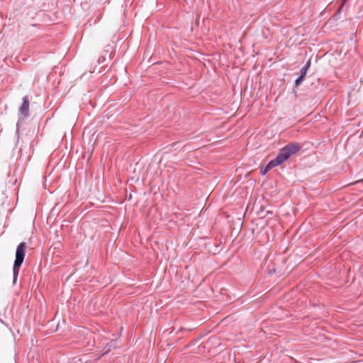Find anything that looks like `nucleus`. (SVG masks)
Instances as JSON below:
<instances>
[{
  "label": "nucleus",
  "instance_id": "obj_3",
  "mask_svg": "<svg viewBox=\"0 0 363 363\" xmlns=\"http://www.w3.org/2000/svg\"><path fill=\"white\" fill-rule=\"evenodd\" d=\"M26 247V244L25 242H21L17 246L16 252V259L13 268L14 282L17 279L19 269L24 260Z\"/></svg>",
  "mask_w": 363,
  "mask_h": 363
},
{
  "label": "nucleus",
  "instance_id": "obj_8",
  "mask_svg": "<svg viewBox=\"0 0 363 363\" xmlns=\"http://www.w3.org/2000/svg\"><path fill=\"white\" fill-rule=\"evenodd\" d=\"M86 73L85 72V73H84L83 77H86Z\"/></svg>",
  "mask_w": 363,
  "mask_h": 363
},
{
  "label": "nucleus",
  "instance_id": "obj_7",
  "mask_svg": "<svg viewBox=\"0 0 363 363\" xmlns=\"http://www.w3.org/2000/svg\"><path fill=\"white\" fill-rule=\"evenodd\" d=\"M95 72V69H94L93 71H89V73H94Z\"/></svg>",
  "mask_w": 363,
  "mask_h": 363
},
{
  "label": "nucleus",
  "instance_id": "obj_4",
  "mask_svg": "<svg viewBox=\"0 0 363 363\" xmlns=\"http://www.w3.org/2000/svg\"><path fill=\"white\" fill-rule=\"evenodd\" d=\"M29 111V100L28 97H24L23 99V104L19 108V111L24 116H28Z\"/></svg>",
  "mask_w": 363,
  "mask_h": 363
},
{
  "label": "nucleus",
  "instance_id": "obj_1",
  "mask_svg": "<svg viewBox=\"0 0 363 363\" xmlns=\"http://www.w3.org/2000/svg\"><path fill=\"white\" fill-rule=\"evenodd\" d=\"M301 145L297 143H290L283 147L277 157L270 161V166L277 167L284 162L291 155L296 153L301 149Z\"/></svg>",
  "mask_w": 363,
  "mask_h": 363
},
{
  "label": "nucleus",
  "instance_id": "obj_6",
  "mask_svg": "<svg viewBox=\"0 0 363 363\" xmlns=\"http://www.w3.org/2000/svg\"><path fill=\"white\" fill-rule=\"evenodd\" d=\"M273 167H275V166H270V162H269L267 164V165L264 168H263V169H262L260 170V173H261L262 175H264L265 174H267V172L269 169H272V168H273Z\"/></svg>",
  "mask_w": 363,
  "mask_h": 363
},
{
  "label": "nucleus",
  "instance_id": "obj_5",
  "mask_svg": "<svg viewBox=\"0 0 363 363\" xmlns=\"http://www.w3.org/2000/svg\"><path fill=\"white\" fill-rule=\"evenodd\" d=\"M310 65H311V62L308 61L307 63L301 68V74H300L299 77L296 80V85L300 84V83L303 81V79H304V77L307 73V71H308Z\"/></svg>",
  "mask_w": 363,
  "mask_h": 363
},
{
  "label": "nucleus",
  "instance_id": "obj_9",
  "mask_svg": "<svg viewBox=\"0 0 363 363\" xmlns=\"http://www.w3.org/2000/svg\"><path fill=\"white\" fill-rule=\"evenodd\" d=\"M346 1H347V0H343L342 4H344ZM342 5H343V4H342Z\"/></svg>",
  "mask_w": 363,
  "mask_h": 363
},
{
  "label": "nucleus",
  "instance_id": "obj_2",
  "mask_svg": "<svg viewBox=\"0 0 363 363\" xmlns=\"http://www.w3.org/2000/svg\"><path fill=\"white\" fill-rule=\"evenodd\" d=\"M301 145L297 143H290L283 147L277 157L270 161V166L277 167L284 162L291 155L296 153L301 149Z\"/></svg>",
  "mask_w": 363,
  "mask_h": 363
}]
</instances>
